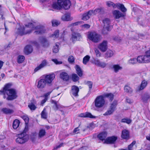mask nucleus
<instances>
[{
    "instance_id": "473e14b6",
    "label": "nucleus",
    "mask_w": 150,
    "mask_h": 150,
    "mask_svg": "<svg viewBox=\"0 0 150 150\" xmlns=\"http://www.w3.org/2000/svg\"><path fill=\"white\" fill-rule=\"evenodd\" d=\"M117 8L120 10L122 13H125L127 11V9L125 7L124 5L120 3H118Z\"/></svg>"
},
{
    "instance_id": "0e129e2a",
    "label": "nucleus",
    "mask_w": 150,
    "mask_h": 150,
    "mask_svg": "<svg viewBox=\"0 0 150 150\" xmlns=\"http://www.w3.org/2000/svg\"><path fill=\"white\" fill-rule=\"evenodd\" d=\"M51 102L52 103L54 104L57 109H58V105L57 104V102L55 100H52Z\"/></svg>"
},
{
    "instance_id": "f704fd0d",
    "label": "nucleus",
    "mask_w": 150,
    "mask_h": 150,
    "mask_svg": "<svg viewBox=\"0 0 150 150\" xmlns=\"http://www.w3.org/2000/svg\"><path fill=\"white\" fill-rule=\"evenodd\" d=\"M125 92L131 94L133 92V90L130 87L127 85H125L124 87Z\"/></svg>"
},
{
    "instance_id": "f03ea898",
    "label": "nucleus",
    "mask_w": 150,
    "mask_h": 150,
    "mask_svg": "<svg viewBox=\"0 0 150 150\" xmlns=\"http://www.w3.org/2000/svg\"><path fill=\"white\" fill-rule=\"evenodd\" d=\"M71 5L69 0H58L57 3H54L52 6L55 9H60L63 8L65 10H68L70 8Z\"/></svg>"
},
{
    "instance_id": "09e8293b",
    "label": "nucleus",
    "mask_w": 150,
    "mask_h": 150,
    "mask_svg": "<svg viewBox=\"0 0 150 150\" xmlns=\"http://www.w3.org/2000/svg\"><path fill=\"white\" fill-rule=\"evenodd\" d=\"M28 107L31 110H35L37 108L36 106L32 102L28 105Z\"/></svg>"
},
{
    "instance_id": "c85d7f7f",
    "label": "nucleus",
    "mask_w": 150,
    "mask_h": 150,
    "mask_svg": "<svg viewBox=\"0 0 150 150\" xmlns=\"http://www.w3.org/2000/svg\"><path fill=\"white\" fill-rule=\"evenodd\" d=\"M21 117L22 118L25 122V129L28 130V124L29 121V118L27 115H24L21 116Z\"/></svg>"
},
{
    "instance_id": "4c0bfd02",
    "label": "nucleus",
    "mask_w": 150,
    "mask_h": 150,
    "mask_svg": "<svg viewBox=\"0 0 150 150\" xmlns=\"http://www.w3.org/2000/svg\"><path fill=\"white\" fill-rule=\"evenodd\" d=\"M79 78L76 74L74 73L72 74L71 80L73 82H77L79 80Z\"/></svg>"
},
{
    "instance_id": "dca6fc26",
    "label": "nucleus",
    "mask_w": 150,
    "mask_h": 150,
    "mask_svg": "<svg viewBox=\"0 0 150 150\" xmlns=\"http://www.w3.org/2000/svg\"><path fill=\"white\" fill-rule=\"evenodd\" d=\"M55 77V74L54 73L47 75L44 79L47 84L51 83Z\"/></svg>"
},
{
    "instance_id": "f8f14e48",
    "label": "nucleus",
    "mask_w": 150,
    "mask_h": 150,
    "mask_svg": "<svg viewBox=\"0 0 150 150\" xmlns=\"http://www.w3.org/2000/svg\"><path fill=\"white\" fill-rule=\"evenodd\" d=\"M117 139V136H112L108 137L105 140L104 143L106 144H115Z\"/></svg>"
},
{
    "instance_id": "b1692460",
    "label": "nucleus",
    "mask_w": 150,
    "mask_h": 150,
    "mask_svg": "<svg viewBox=\"0 0 150 150\" xmlns=\"http://www.w3.org/2000/svg\"><path fill=\"white\" fill-rule=\"evenodd\" d=\"M129 136V132L128 130L125 129L122 131L121 137L122 138L124 139H128Z\"/></svg>"
},
{
    "instance_id": "5701e85b",
    "label": "nucleus",
    "mask_w": 150,
    "mask_h": 150,
    "mask_svg": "<svg viewBox=\"0 0 150 150\" xmlns=\"http://www.w3.org/2000/svg\"><path fill=\"white\" fill-rule=\"evenodd\" d=\"M148 84L147 81L145 80L142 81L140 86L138 87L137 91H139L144 89L146 86Z\"/></svg>"
},
{
    "instance_id": "0eeeda50",
    "label": "nucleus",
    "mask_w": 150,
    "mask_h": 150,
    "mask_svg": "<svg viewBox=\"0 0 150 150\" xmlns=\"http://www.w3.org/2000/svg\"><path fill=\"white\" fill-rule=\"evenodd\" d=\"M117 105V102L114 101L110 104L108 109L104 114V116H107L112 114L115 111Z\"/></svg>"
},
{
    "instance_id": "2eb2a0df",
    "label": "nucleus",
    "mask_w": 150,
    "mask_h": 150,
    "mask_svg": "<svg viewBox=\"0 0 150 150\" xmlns=\"http://www.w3.org/2000/svg\"><path fill=\"white\" fill-rule=\"evenodd\" d=\"M79 91V87L76 86L74 85L71 87L70 93L72 96L78 97L79 96L78 93Z\"/></svg>"
},
{
    "instance_id": "774afa93",
    "label": "nucleus",
    "mask_w": 150,
    "mask_h": 150,
    "mask_svg": "<svg viewBox=\"0 0 150 150\" xmlns=\"http://www.w3.org/2000/svg\"><path fill=\"white\" fill-rule=\"evenodd\" d=\"M95 52L97 57H100V53L98 50L96 49L95 50Z\"/></svg>"
},
{
    "instance_id": "864d4df0",
    "label": "nucleus",
    "mask_w": 150,
    "mask_h": 150,
    "mask_svg": "<svg viewBox=\"0 0 150 150\" xmlns=\"http://www.w3.org/2000/svg\"><path fill=\"white\" fill-rule=\"evenodd\" d=\"M68 61L71 63H72L74 61V58L72 56H70L68 58Z\"/></svg>"
},
{
    "instance_id": "c9c22d12",
    "label": "nucleus",
    "mask_w": 150,
    "mask_h": 150,
    "mask_svg": "<svg viewBox=\"0 0 150 150\" xmlns=\"http://www.w3.org/2000/svg\"><path fill=\"white\" fill-rule=\"evenodd\" d=\"M112 28H109V27H103V29L102 33L103 35H107L108 33V32L111 31Z\"/></svg>"
},
{
    "instance_id": "9b49d317",
    "label": "nucleus",
    "mask_w": 150,
    "mask_h": 150,
    "mask_svg": "<svg viewBox=\"0 0 150 150\" xmlns=\"http://www.w3.org/2000/svg\"><path fill=\"white\" fill-rule=\"evenodd\" d=\"M113 15L115 19H119L125 16L126 13H122L118 10H114L112 12Z\"/></svg>"
},
{
    "instance_id": "39448f33",
    "label": "nucleus",
    "mask_w": 150,
    "mask_h": 150,
    "mask_svg": "<svg viewBox=\"0 0 150 150\" xmlns=\"http://www.w3.org/2000/svg\"><path fill=\"white\" fill-rule=\"evenodd\" d=\"M88 39L94 43H97L100 40L101 36L94 32H90L88 35Z\"/></svg>"
},
{
    "instance_id": "58836bf2",
    "label": "nucleus",
    "mask_w": 150,
    "mask_h": 150,
    "mask_svg": "<svg viewBox=\"0 0 150 150\" xmlns=\"http://www.w3.org/2000/svg\"><path fill=\"white\" fill-rule=\"evenodd\" d=\"M112 67L114 72L115 73L117 72L119 70H121L122 69V67L120 66L118 64L114 65Z\"/></svg>"
},
{
    "instance_id": "20e7f679",
    "label": "nucleus",
    "mask_w": 150,
    "mask_h": 150,
    "mask_svg": "<svg viewBox=\"0 0 150 150\" xmlns=\"http://www.w3.org/2000/svg\"><path fill=\"white\" fill-rule=\"evenodd\" d=\"M145 55L138 56L137 58V61L139 63H147L150 62V49L145 52Z\"/></svg>"
},
{
    "instance_id": "412c9836",
    "label": "nucleus",
    "mask_w": 150,
    "mask_h": 150,
    "mask_svg": "<svg viewBox=\"0 0 150 150\" xmlns=\"http://www.w3.org/2000/svg\"><path fill=\"white\" fill-rule=\"evenodd\" d=\"M61 19L62 21H72L73 19V18L71 17L70 13H67L62 16Z\"/></svg>"
},
{
    "instance_id": "4468645a",
    "label": "nucleus",
    "mask_w": 150,
    "mask_h": 150,
    "mask_svg": "<svg viewBox=\"0 0 150 150\" xmlns=\"http://www.w3.org/2000/svg\"><path fill=\"white\" fill-rule=\"evenodd\" d=\"M40 41L42 47H43L47 48L50 45V42L45 37H40Z\"/></svg>"
},
{
    "instance_id": "e433bc0d",
    "label": "nucleus",
    "mask_w": 150,
    "mask_h": 150,
    "mask_svg": "<svg viewBox=\"0 0 150 150\" xmlns=\"http://www.w3.org/2000/svg\"><path fill=\"white\" fill-rule=\"evenodd\" d=\"M20 122L18 119L14 120L13 123V127L14 129H16L19 126Z\"/></svg>"
},
{
    "instance_id": "5fc2aeb1",
    "label": "nucleus",
    "mask_w": 150,
    "mask_h": 150,
    "mask_svg": "<svg viewBox=\"0 0 150 150\" xmlns=\"http://www.w3.org/2000/svg\"><path fill=\"white\" fill-rule=\"evenodd\" d=\"M137 61V59L134 58L130 59L128 61V62L130 64H134L136 63Z\"/></svg>"
},
{
    "instance_id": "603ef678",
    "label": "nucleus",
    "mask_w": 150,
    "mask_h": 150,
    "mask_svg": "<svg viewBox=\"0 0 150 150\" xmlns=\"http://www.w3.org/2000/svg\"><path fill=\"white\" fill-rule=\"evenodd\" d=\"M59 51V46L57 44H56L55 46L53 47V52L54 53H57Z\"/></svg>"
},
{
    "instance_id": "3c124183",
    "label": "nucleus",
    "mask_w": 150,
    "mask_h": 150,
    "mask_svg": "<svg viewBox=\"0 0 150 150\" xmlns=\"http://www.w3.org/2000/svg\"><path fill=\"white\" fill-rule=\"evenodd\" d=\"M86 117L89 118H96V117L93 115L89 112H87L86 114Z\"/></svg>"
},
{
    "instance_id": "13d9d810",
    "label": "nucleus",
    "mask_w": 150,
    "mask_h": 150,
    "mask_svg": "<svg viewBox=\"0 0 150 150\" xmlns=\"http://www.w3.org/2000/svg\"><path fill=\"white\" fill-rule=\"evenodd\" d=\"M136 141H134L132 142L128 146V150H132V148L133 147V146L135 144Z\"/></svg>"
},
{
    "instance_id": "4be33fe9",
    "label": "nucleus",
    "mask_w": 150,
    "mask_h": 150,
    "mask_svg": "<svg viewBox=\"0 0 150 150\" xmlns=\"http://www.w3.org/2000/svg\"><path fill=\"white\" fill-rule=\"evenodd\" d=\"M33 48L30 45H27L24 48V52L26 55H28L33 52Z\"/></svg>"
},
{
    "instance_id": "6ab92c4d",
    "label": "nucleus",
    "mask_w": 150,
    "mask_h": 150,
    "mask_svg": "<svg viewBox=\"0 0 150 150\" xmlns=\"http://www.w3.org/2000/svg\"><path fill=\"white\" fill-rule=\"evenodd\" d=\"M46 84L47 83L44 79H41L38 82L37 87L39 89H42L45 87Z\"/></svg>"
},
{
    "instance_id": "37998d69",
    "label": "nucleus",
    "mask_w": 150,
    "mask_h": 150,
    "mask_svg": "<svg viewBox=\"0 0 150 150\" xmlns=\"http://www.w3.org/2000/svg\"><path fill=\"white\" fill-rule=\"evenodd\" d=\"M83 23V22L82 21H78L75 23H72L69 24L68 26V27H70L72 26H74L78 25H79L82 24Z\"/></svg>"
},
{
    "instance_id": "f3484780",
    "label": "nucleus",
    "mask_w": 150,
    "mask_h": 150,
    "mask_svg": "<svg viewBox=\"0 0 150 150\" xmlns=\"http://www.w3.org/2000/svg\"><path fill=\"white\" fill-rule=\"evenodd\" d=\"M93 14V11L90 10L88 12L84 13L83 14L82 19L84 21H87L90 18V17Z\"/></svg>"
},
{
    "instance_id": "a18cd8bd",
    "label": "nucleus",
    "mask_w": 150,
    "mask_h": 150,
    "mask_svg": "<svg viewBox=\"0 0 150 150\" xmlns=\"http://www.w3.org/2000/svg\"><path fill=\"white\" fill-rule=\"evenodd\" d=\"M90 57L88 55H86L83 59V62L84 64H86L87 62L89 61Z\"/></svg>"
},
{
    "instance_id": "423d86ee",
    "label": "nucleus",
    "mask_w": 150,
    "mask_h": 150,
    "mask_svg": "<svg viewBox=\"0 0 150 150\" xmlns=\"http://www.w3.org/2000/svg\"><path fill=\"white\" fill-rule=\"evenodd\" d=\"M95 106L97 108H101L103 106L105 103L104 98L103 95L97 97L95 100Z\"/></svg>"
},
{
    "instance_id": "7ed1b4c3",
    "label": "nucleus",
    "mask_w": 150,
    "mask_h": 150,
    "mask_svg": "<svg viewBox=\"0 0 150 150\" xmlns=\"http://www.w3.org/2000/svg\"><path fill=\"white\" fill-rule=\"evenodd\" d=\"M25 130L24 129L22 132L17 135V138L16 140V141L17 143L23 144L28 141L29 137L28 135L26 134Z\"/></svg>"
},
{
    "instance_id": "f257e3e1",
    "label": "nucleus",
    "mask_w": 150,
    "mask_h": 150,
    "mask_svg": "<svg viewBox=\"0 0 150 150\" xmlns=\"http://www.w3.org/2000/svg\"><path fill=\"white\" fill-rule=\"evenodd\" d=\"M11 85L8 83L4 87L3 89L0 90V94L3 95V98H6L7 100H13L18 97L16 91L15 89H10Z\"/></svg>"
},
{
    "instance_id": "aec40b11",
    "label": "nucleus",
    "mask_w": 150,
    "mask_h": 150,
    "mask_svg": "<svg viewBox=\"0 0 150 150\" xmlns=\"http://www.w3.org/2000/svg\"><path fill=\"white\" fill-rule=\"evenodd\" d=\"M47 64V62L46 60L45 59L43 60L42 62L38 66H37L35 69L34 70V71L35 72L39 70L46 66Z\"/></svg>"
},
{
    "instance_id": "2f4dec72",
    "label": "nucleus",
    "mask_w": 150,
    "mask_h": 150,
    "mask_svg": "<svg viewBox=\"0 0 150 150\" xmlns=\"http://www.w3.org/2000/svg\"><path fill=\"white\" fill-rule=\"evenodd\" d=\"M103 95L104 98L106 97L108 98L110 101H112L114 99V95L111 93H104Z\"/></svg>"
},
{
    "instance_id": "49530a36",
    "label": "nucleus",
    "mask_w": 150,
    "mask_h": 150,
    "mask_svg": "<svg viewBox=\"0 0 150 150\" xmlns=\"http://www.w3.org/2000/svg\"><path fill=\"white\" fill-rule=\"evenodd\" d=\"M45 109L44 108L42 112L41 115L42 118L46 119L47 118V114L45 112Z\"/></svg>"
},
{
    "instance_id": "ea45409f",
    "label": "nucleus",
    "mask_w": 150,
    "mask_h": 150,
    "mask_svg": "<svg viewBox=\"0 0 150 150\" xmlns=\"http://www.w3.org/2000/svg\"><path fill=\"white\" fill-rule=\"evenodd\" d=\"M25 57L22 55H19L18 56L17 59V62L21 64L25 60Z\"/></svg>"
},
{
    "instance_id": "8fccbe9b",
    "label": "nucleus",
    "mask_w": 150,
    "mask_h": 150,
    "mask_svg": "<svg viewBox=\"0 0 150 150\" xmlns=\"http://www.w3.org/2000/svg\"><path fill=\"white\" fill-rule=\"evenodd\" d=\"M121 122L126 123L128 124H130L132 122V120L128 118H124L121 120Z\"/></svg>"
},
{
    "instance_id": "6e6552de",
    "label": "nucleus",
    "mask_w": 150,
    "mask_h": 150,
    "mask_svg": "<svg viewBox=\"0 0 150 150\" xmlns=\"http://www.w3.org/2000/svg\"><path fill=\"white\" fill-rule=\"evenodd\" d=\"M25 26L27 28H31L33 30L34 28L35 30H39L42 33H45L46 31L44 26L39 25L35 27L34 24L32 23H29L25 25Z\"/></svg>"
},
{
    "instance_id": "052dcab7",
    "label": "nucleus",
    "mask_w": 150,
    "mask_h": 150,
    "mask_svg": "<svg viewBox=\"0 0 150 150\" xmlns=\"http://www.w3.org/2000/svg\"><path fill=\"white\" fill-rule=\"evenodd\" d=\"M106 66V64L103 62H100L99 63L98 67H100L102 68H104Z\"/></svg>"
},
{
    "instance_id": "a211bd4d",
    "label": "nucleus",
    "mask_w": 150,
    "mask_h": 150,
    "mask_svg": "<svg viewBox=\"0 0 150 150\" xmlns=\"http://www.w3.org/2000/svg\"><path fill=\"white\" fill-rule=\"evenodd\" d=\"M133 11L137 15V21H138L140 19L143 14V12L142 11L138 8L136 7H133L132 8Z\"/></svg>"
},
{
    "instance_id": "bf43d9fd",
    "label": "nucleus",
    "mask_w": 150,
    "mask_h": 150,
    "mask_svg": "<svg viewBox=\"0 0 150 150\" xmlns=\"http://www.w3.org/2000/svg\"><path fill=\"white\" fill-rule=\"evenodd\" d=\"M52 60L56 64H61L62 63V61H58V60L56 59H52Z\"/></svg>"
},
{
    "instance_id": "1a4fd4ad",
    "label": "nucleus",
    "mask_w": 150,
    "mask_h": 150,
    "mask_svg": "<svg viewBox=\"0 0 150 150\" xmlns=\"http://www.w3.org/2000/svg\"><path fill=\"white\" fill-rule=\"evenodd\" d=\"M18 34L20 36H22L27 34H30L33 31V29L30 30H26L24 26H20L17 29Z\"/></svg>"
},
{
    "instance_id": "69168bd1",
    "label": "nucleus",
    "mask_w": 150,
    "mask_h": 150,
    "mask_svg": "<svg viewBox=\"0 0 150 150\" xmlns=\"http://www.w3.org/2000/svg\"><path fill=\"white\" fill-rule=\"evenodd\" d=\"M51 102L52 103L54 104L57 109H58V105L57 104V102L55 100H52Z\"/></svg>"
},
{
    "instance_id": "393cba45",
    "label": "nucleus",
    "mask_w": 150,
    "mask_h": 150,
    "mask_svg": "<svg viewBox=\"0 0 150 150\" xmlns=\"http://www.w3.org/2000/svg\"><path fill=\"white\" fill-rule=\"evenodd\" d=\"M107 133L105 131H104L100 133L98 135L97 137L100 140L103 141L107 136Z\"/></svg>"
},
{
    "instance_id": "680f3d73",
    "label": "nucleus",
    "mask_w": 150,
    "mask_h": 150,
    "mask_svg": "<svg viewBox=\"0 0 150 150\" xmlns=\"http://www.w3.org/2000/svg\"><path fill=\"white\" fill-rule=\"evenodd\" d=\"M81 27L82 28L88 29L90 28V25L88 24H85L83 25H81Z\"/></svg>"
},
{
    "instance_id": "c03bdc74",
    "label": "nucleus",
    "mask_w": 150,
    "mask_h": 150,
    "mask_svg": "<svg viewBox=\"0 0 150 150\" xmlns=\"http://www.w3.org/2000/svg\"><path fill=\"white\" fill-rule=\"evenodd\" d=\"M59 30H57L55 31L50 36L51 37H54L56 38H58L59 37Z\"/></svg>"
},
{
    "instance_id": "c756f323",
    "label": "nucleus",
    "mask_w": 150,
    "mask_h": 150,
    "mask_svg": "<svg viewBox=\"0 0 150 150\" xmlns=\"http://www.w3.org/2000/svg\"><path fill=\"white\" fill-rule=\"evenodd\" d=\"M104 24L103 27H109V28H112L111 26L110 25V21L108 18H105L102 20Z\"/></svg>"
},
{
    "instance_id": "a19ab883",
    "label": "nucleus",
    "mask_w": 150,
    "mask_h": 150,
    "mask_svg": "<svg viewBox=\"0 0 150 150\" xmlns=\"http://www.w3.org/2000/svg\"><path fill=\"white\" fill-rule=\"evenodd\" d=\"M113 55V52L111 50H108L105 54V56L107 58L110 57Z\"/></svg>"
},
{
    "instance_id": "79ce46f5",
    "label": "nucleus",
    "mask_w": 150,
    "mask_h": 150,
    "mask_svg": "<svg viewBox=\"0 0 150 150\" xmlns=\"http://www.w3.org/2000/svg\"><path fill=\"white\" fill-rule=\"evenodd\" d=\"M46 132L45 129H40L39 132L38 136L40 138H41L45 135Z\"/></svg>"
},
{
    "instance_id": "9d476101",
    "label": "nucleus",
    "mask_w": 150,
    "mask_h": 150,
    "mask_svg": "<svg viewBox=\"0 0 150 150\" xmlns=\"http://www.w3.org/2000/svg\"><path fill=\"white\" fill-rule=\"evenodd\" d=\"M82 39V37L80 33L76 32L72 33L70 40L74 43L76 41H81Z\"/></svg>"
},
{
    "instance_id": "338daca9",
    "label": "nucleus",
    "mask_w": 150,
    "mask_h": 150,
    "mask_svg": "<svg viewBox=\"0 0 150 150\" xmlns=\"http://www.w3.org/2000/svg\"><path fill=\"white\" fill-rule=\"evenodd\" d=\"M51 102L52 103L54 104L57 109H58V105L57 104V102L55 100H52Z\"/></svg>"
},
{
    "instance_id": "bb28decb",
    "label": "nucleus",
    "mask_w": 150,
    "mask_h": 150,
    "mask_svg": "<svg viewBox=\"0 0 150 150\" xmlns=\"http://www.w3.org/2000/svg\"><path fill=\"white\" fill-rule=\"evenodd\" d=\"M1 111L6 115L11 114L14 112L13 110L6 108H3L1 110Z\"/></svg>"
},
{
    "instance_id": "6e6d98bb",
    "label": "nucleus",
    "mask_w": 150,
    "mask_h": 150,
    "mask_svg": "<svg viewBox=\"0 0 150 150\" xmlns=\"http://www.w3.org/2000/svg\"><path fill=\"white\" fill-rule=\"evenodd\" d=\"M53 26H57L59 24V23L57 20H53L52 21Z\"/></svg>"
},
{
    "instance_id": "ddd939ff",
    "label": "nucleus",
    "mask_w": 150,
    "mask_h": 150,
    "mask_svg": "<svg viewBox=\"0 0 150 150\" xmlns=\"http://www.w3.org/2000/svg\"><path fill=\"white\" fill-rule=\"evenodd\" d=\"M108 41L107 40H104L98 46V48L102 52H105L108 49Z\"/></svg>"
},
{
    "instance_id": "cd10ccee",
    "label": "nucleus",
    "mask_w": 150,
    "mask_h": 150,
    "mask_svg": "<svg viewBox=\"0 0 150 150\" xmlns=\"http://www.w3.org/2000/svg\"><path fill=\"white\" fill-rule=\"evenodd\" d=\"M75 68L76 71V73L79 77H81L83 75V72L82 69L80 66L76 65L75 66Z\"/></svg>"
},
{
    "instance_id": "e2e57ef3",
    "label": "nucleus",
    "mask_w": 150,
    "mask_h": 150,
    "mask_svg": "<svg viewBox=\"0 0 150 150\" xmlns=\"http://www.w3.org/2000/svg\"><path fill=\"white\" fill-rule=\"evenodd\" d=\"M51 102L52 103L54 104L57 109H58V105L57 104V102L55 100H52Z\"/></svg>"
},
{
    "instance_id": "7c9ffc66",
    "label": "nucleus",
    "mask_w": 150,
    "mask_h": 150,
    "mask_svg": "<svg viewBox=\"0 0 150 150\" xmlns=\"http://www.w3.org/2000/svg\"><path fill=\"white\" fill-rule=\"evenodd\" d=\"M91 10L93 11V14L95 15L99 13L103 14L104 12L103 8L101 7L99 8H96L94 11L93 10Z\"/></svg>"
},
{
    "instance_id": "4d7b16f0",
    "label": "nucleus",
    "mask_w": 150,
    "mask_h": 150,
    "mask_svg": "<svg viewBox=\"0 0 150 150\" xmlns=\"http://www.w3.org/2000/svg\"><path fill=\"white\" fill-rule=\"evenodd\" d=\"M12 45V43L11 42H10L8 45H6L4 46V48L5 50H8L9 49Z\"/></svg>"
},
{
    "instance_id": "a878e982",
    "label": "nucleus",
    "mask_w": 150,
    "mask_h": 150,
    "mask_svg": "<svg viewBox=\"0 0 150 150\" xmlns=\"http://www.w3.org/2000/svg\"><path fill=\"white\" fill-rule=\"evenodd\" d=\"M60 77L63 81H67L69 80V76L67 73L65 72H62L60 73Z\"/></svg>"
},
{
    "instance_id": "de8ad7c7",
    "label": "nucleus",
    "mask_w": 150,
    "mask_h": 150,
    "mask_svg": "<svg viewBox=\"0 0 150 150\" xmlns=\"http://www.w3.org/2000/svg\"><path fill=\"white\" fill-rule=\"evenodd\" d=\"M86 84L88 85L89 88V91H88V94H90L91 92V90L92 88L93 83L92 81H87Z\"/></svg>"
},
{
    "instance_id": "72a5a7b5",
    "label": "nucleus",
    "mask_w": 150,
    "mask_h": 150,
    "mask_svg": "<svg viewBox=\"0 0 150 150\" xmlns=\"http://www.w3.org/2000/svg\"><path fill=\"white\" fill-rule=\"evenodd\" d=\"M149 99H150V96L147 93H144L142 96V100L144 102H147Z\"/></svg>"
}]
</instances>
